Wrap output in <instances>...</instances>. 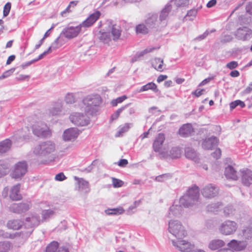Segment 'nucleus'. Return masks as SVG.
<instances>
[{
  "instance_id": "nucleus-28",
  "label": "nucleus",
  "mask_w": 252,
  "mask_h": 252,
  "mask_svg": "<svg viewBox=\"0 0 252 252\" xmlns=\"http://www.w3.org/2000/svg\"><path fill=\"white\" fill-rule=\"evenodd\" d=\"M119 128V131L116 134V137L121 136L124 133L127 131L130 128V124L128 123H126L123 126H120Z\"/></svg>"
},
{
  "instance_id": "nucleus-47",
  "label": "nucleus",
  "mask_w": 252,
  "mask_h": 252,
  "mask_svg": "<svg viewBox=\"0 0 252 252\" xmlns=\"http://www.w3.org/2000/svg\"><path fill=\"white\" fill-rule=\"evenodd\" d=\"M204 91V89H196L192 94L196 97H199L203 94Z\"/></svg>"
},
{
  "instance_id": "nucleus-12",
  "label": "nucleus",
  "mask_w": 252,
  "mask_h": 252,
  "mask_svg": "<svg viewBox=\"0 0 252 252\" xmlns=\"http://www.w3.org/2000/svg\"><path fill=\"white\" fill-rule=\"evenodd\" d=\"M101 13L98 10L95 11L90 14L88 17L84 21L81 25L82 27H90L92 26L100 17Z\"/></svg>"
},
{
  "instance_id": "nucleus-51",
  "label": "nucleus",
  "mask_w": 252,
  "mask_h": 252,
  "mask_svg": "<svg viewBox=\"0 0 252 252\" xmlns=\"http://www.w3.org/2000/svg\"><path fill=\"white\" fill-rule=\"evenodd\" d=\"M167 76L166 75H160L157 78V82L159 83L162 81L165 80L167 78Z\"/></svg>"
},
{
  "instance_id": "nucleus-29",
  "label": "nucleus",
  "mask_w": 252,
  "mask_h": 252,
  "mask_svg": "<svg viewBox=\"0 0 252 252\" xmlns=\"http://www.w3.org/2000/svg\"><path fill=\"white\" fill-rule=\"evenodd\" d=\"M59 244L57 242L53 241L49 244L46 249V252H56L59 249Z\"/></svg>"
},
{
  "instance_id": "nucleus-21",
  "label": "nucleus",
  "mask_w": 252,
  "mask_h": 252,
  "mask_svg": "<svg viewBox=\"0 0 252 252\" xmlns=\"http://www.w3.org/2000/svg\"><path fill=\"white\" fill-rule=\"evenodd\" d=\"M224 175L227 179L233 180H236L238 179V175L236 171L230 165H228L225 167Z\"/></svg>"
},
{
  "instance_id": "nucleus-33",
  "label": "nucleus",
  "mask_w": 252,
  "mask_h": 252,
  "mask_svg": "<svg viewBox=\"0 0 252 252\" xmlns=\"http://www.w3.org/2000/svg\"><path fill=\"white\" fill-rule=\"evenodd\" d=\"M10 247V243L7 242H0V252H7Z\"/></svg>"
},
{
  "instance_id": "nucleus-54",
  "label": "nucleus",
  "mask_w": 252,
  "mask_h": 252,
  "mask_svg": "<svg viewBox=\"0 0 252 252\" xmlns=\"http://www.w3.org/2000/svg\"><path fill=\"white\" fill-rule=\"evenodd\" d=\"M81 184L82 186H84V187H86L87 190L86 191V192H88L90 191V189L89 187V183L88 181H83Z\"/></svg>"
},
{
  "instance_id": "nucleus-41",
  "label": "nucleus",
  "mask_w": 252,
  "mask_h": 252,
  "mask_svg": "<svg viewBox=\"0 0 252 252\" xmlns=\"http://www.w3.org/2000/svg\"><path fill=\"white\" fill-rule=\"evenodd\" d=\"M66 179V177L63 172L58 173L55 176V179L56 181H63Z\"/></svg>"
},
{
  "instance_id": "nucleus-13",
  "label": "nucleus",
  "mask_w": 252,
  "mask_h": 252,
  "mask_svg": "<svg viewBox=\"0 0 252 252\" xmlns=\"http://www.w3.org/2000/svg\"><path fill=\"white\" fill-rule=\"evenodd\" d=\"M101 103V98L98 95L87 97L83 100V103L87 107H93L98 106Z\"/></svg>"
},
{
  "instance_id": "nucleus-42",
  "label": "nucleus",
  "mask_w": 252,
  "mask_h": 252,
  "mask_svg": "<svg viewBox=\"0 0 252 252\" xmlns=\"http://www.w3.org/2000/svg\"><path fill=\"white\" fill-rule=\"evenodd\" d=\"M186 156L190 158H192L195 157V154L194 151L191 150L187 149L185 152Z\"/></svg>"
},
{
  "instance_id": "nucleus-39",
  "label": "nucleus",
  "mask_w": 252,
  "mask_h": 252,
  "mask_svg": "<svg viewBox=\"0 0 252 252\" xmlns=\"http://www.w3.org/2000/svg\"><path fill=\"white\" fill-rule=\"evenodd\" d=\"M251 20L249 18L242 16L239 18V22L240 24H248L250 22Z\"/></svg>"
},
{
  "instance_id": "nucleus-34",
  "label": "nucleus",
  "mask_w": 252,
  "mask_h": 252,
  "mask_svg": "<svg viewBox=\"0 0 252 252\" xmlns=\"http://www.w3.org/2000/svg\"><path fill=\"white\" fill-rule=\"evenodd\" d=\"M137 33L146 34L148 32V28L143 24H139L136 27Z\"/></svg>"
},
{
  "instance_id": "nucleus-45",
  "label": "nucleus",
  "mask_w": 252,
  "mask_h": 252,
  "mask_svg": "<svg viewBox=\"0 0 252 252\" xmlns=\"http://www.w3.org/2000/svg\"><path fill=\"white\" fill-rule=\"evenodd\" d=\"M238 66V63L235 61H232L226 64L227 67L230 69H234Z\"/></svg>"
},
{
  "instance_id": "nucleus-49",
  "label": "nucleus",
  "mask_w": 252,
  "mask_h": 252,
  "mask_svg": "<svg viewBox=\"0 0 252 252\" xmlns=\"http://www.w3.org/2000/svg\"><path fill=\"white\" fill-rule=\"evenodd\" d=\"M128 164V161L126 159H121L118 165L121 167H124L126 166Z\"/></svg>"
},
{
  "instance_id": "nucleus-18",
  "label": "nucleus",
  "mask_w": 252,
  "mask_h": 252,
  "mask_svg": "<svg viewBox=\"0 0 252 252\" xmlns=\"http://www.w3.org/2000/svg\"><path fill=\"white\" fill-rule=\"evenodd\" d=\"M78 134L76 128H69L64 132L63 138L65 141L74 140L77 137Z\"/></svg>"
},
{
  "instance_id": "nucleus-24",
  "label": "nucleus",
  "mask_w": 252,
  "mask_h": 252,
  "mask_svg": "<svg viewBox=\"0 0 252 252\" xmlns=\"http://www.w3.org/2000/svg\"><path fill=\"white\" fill-rule=\"evenodd\" d=\"M149 90H151L155 93H157L159 91L158 86L155 83L153 82H149L141 87L140 90V92H142Z\"/></svg>"
},
{
  "instance_id": "nucleus-61",
  "label": "nucleus",
  "mask_w": 252,
  "mask_h": 252,
  "mask_svg": "<svg viewBox=\"0 0 252 252\" xmlns=\"http://www.w3.org/2000/svg\"><path fill=\"white\" fill-rule=\"evenodd\" d=\"M232 39V37L231 35L229 34H225L224 35L223 41L224 42H229L231 41Z\"/></svg>"
},
{
  "instance_id": "nucleus-3",
  "label": "nucleus",
  "mask_w": 252,
  "mask_h": 252,
  "mask_svg": "<svg viewBox=\"0 0 252 252\" xmlns=\"http://www.w3.org/2000/svg\"><path fill=\"white\" fill-rule=\"evenodd\" d=\"M199 195V189L194 186L189 189L187 195L183 196L180 199L181 205L188 207L195 203Z\"/></svg>"
},
{
  "instance_id": "nucleus-38",
  "label": "nucleus",
  "mask_w": 252,
  "mask_h": 252,
  "mask_svg": "<svg viewBox=\"0 0 252 252\" xmlns=\"http://www.w3.org/2000/svg\"><path fill=\"white\" fill-rule=\"evenodd\" d=\"M11 4L10 2H7L4 7H3V14L4 17L7 16L10 11L11 9Z\"/></svg>"
},
{
  "instance_id": "nucleus-16",
  "label": "nucleus",
  "mask_w": 252,
  "mask_h": 252,
  "mask_svg": "<svg viewBox=\"0 0 252 252\" xmlns=\"http://www.w3.org/2000/svg\"><path fill=\"white\" fill-rule=\"evenodd\" d=\"M219 140L215 137L206 138L202 143V147L205 150H212L219 144Z\"/></svg>"
},
{
  "instance_id": "nucleus-8",
  "label": "nucleus",
  "mask_w": 252,
  "mask_h": 252,
  "mask_svg": "<svg viewBox=\"0 0 252 252\" xmlns=\"http://www.w3.org/2000/svg\"><path fill=\"white\" fill-rule=\"evenodd\" d=\"M172 243L179 251L183 252H189L194 247L193 245L183 239L173 240Z\"/></svg>"
},
{
  "instance_id": "nucleus-32",
  "label": "nucleus",
  "mask_w": 252,
  "mask_h": 252,
  "mask_svg": "<svg viewBox=\"0 0 252 252\" xmlns=\"http://www.w3.org/2000/svg\"><path fill=\"white\" fill-rule=\"evenodd\" d=\"M220 247V242L219 240H212L209 245V247L212 250H216Z\"/></svg>"
},
{
  "instance_id": "nucleus-44",
  "label": "nucleus",
  "mask_w": 252,
  "mask_h": 252,
  "mask_svg": "<svg viewBox=\"0 0 252 252\" xmlns=\"http://www.w3.org/2000/svg\"><path fill=\"white\" fill-rule=\"evenodd\" d=\"M197 13V9H192L189 10L187 14V16L188 17H195Z\"/></svg>"
},
{
  "instance_id": "nucleus-48",
  "label": "nucleus",
  "mask_w": 252,
  "mask_h": 252,
  "mask_svg": "<svg viewBox=\"0 0 252 252\" xmlns=\"http://www.w3.org/2000/svg\"><path fill=\"white\" fill-rule=\"evenodd\" d=\"M214 77L213 76L209 77L208 78L203 80L199 85V86H204L207 83H208L210 81L214 79Z\"/></svg>"
},
{
  "instance_id": "nucleus-64",
  "label": "nucleus",
  "mask_w": 252,
  "mask_h": 252,
  "mask_svg": "<svg viewBox=\"0 0 252 252\" xmlns=\"http://www.w3.org/2000/svg\"><path fill=\"white\" fill-rule=\"evenodd\" d=\"M56 252H68V251L67 249L65 248H59L58 251Z\"/></svg>"
},
{
  "instance_id": "nucleus-59",
  "label": "nucleus",
  "mask_w": 252,
  "mask_h": 252,
  "mask_svg": "<svg viewBox=\"0 0 252 252\" xmlns=\"http://www.w3.org/2000/svg\"><path fill=\"white\" fill-rule=\"evenodd\" d=\"M15 59V56L14 55H11L10 56L7 61H6V64H9L11 63L12 62H13Z\"/></svg>"
},
{
  "instance_id": "nucleus-27",
  "label": "nucleus",
  "mask_w": 252,
  "mask_h": 252,
  "mask_svg": "<svg viewBox=\"0 0 252 252\" xmlns=\"http://www.w3.org/2000/svg\"><path fill=\"white\" fill-rule=\"evenodd\" d=\"M24 208L25 210H28L29 208V206L26 204H14L10 208L11 211L13 212H18Z\"/></svg>"
},
{
  "instance_id": "nucleus-26",
  "label": "nucleus",
  "mask_w": 252,
  "mask_h": 252,
  "mask_svg": "<svg viewBox=\"0 0 252 252\" xmlns=\"http://www.w3.org/2000/svg\"><path fill=\"white\" fill-rule=\"evenodd\" d=\"M153 67L157 70L161 72L163 70V61L160 58H155L152 62Z\"/></svg>"
},
{
  "instance_id": "nucleus-58",
  "label": "nucleus",
  "mask_w": 252,
  "mask_h": 252,
  "mask_svg": "<svg viewBox=\"0 0 252 252\" xmlns=\"http://www.w3.org/2000/svg\"><path fill=\"white\" fill-rule=\"evenodd\" d=\"M216 4V0H211L207 4V7L210 8Z\"/></svg>"
},
{
  "instance_id": "nucleus-40",
  "label": "nucleus",
  "mask_w": 252,
  "mask_h": 252,
  "mask_svg": "<svg viewBox=\"0 0 252 252\" xmlns=\"http://www.w3.org/2000/svg\"><path fill=\"white\" fill-rule=\"evenodd\" d=\"M65 100L67 103H73L74 102V98L73 95L71 94H67L65 96Z\"/></svg>"
},
{
  "instance_id": "nucleus-55",
  "label": "nucleus",
  "mask_w": 252,
  "mask_h": 252,
  "mask_svg": "<svg viewBox=\"0 0 252 252\" xmlns=\"http://www.w3.org/2000/svg\"><path fill=\"white\" fill-rule=\"evenodd\" d=\"M246 11L247 12L252 14V3H249L248 4H247L246 8Z\"/></svg>"
},
{
  "instance_id": "nucleus-2",
  "label": "nucleus",
  "mask_w": 252,
  "mask_h": 252,
  "mask_svg": "<svg viewBox=\"0 0 252 252\" xmlns=\"http://www.w3.org/2000/svg\"><path fill=\"white\" fill-rule=\"evenodd\" d=\"M121 32L120 26L116 24H110L109 26L108 31L102 32L99 38L103 43L109 44L112 41H117L119 40Z\"/></svg>"
},
{
  "instance_id": "nucleus-35",
  "label": "nucleus",
  "mask_w": 252,
  "mask_h": 252,
  "mask_svg": "<svg viewBox=\"0 0 252 252\" xmlns=\"http://www.w3.org/2000/svg\"><path fill=\"white\" fill-rule=\"evenodd\" d=\"M126 106L127 105L123 106L115 112L111 116V121L117 119L119 118L120 113L126 108Z\"/></svg>"
},
{
  "instance_id": "nucleus-31",
  "label": "nucleus",
  "mask_w": 252,
  "mask_h": 252,
  "mask_svg": "<svg viewBox=\"0 0 252 252\" xmlns=\"http://www.w3.org/2000/svg\"><path fill=\"white\" fill-rule=\"evenodd\" d=\"M126 99H127V96L125 95L121 96L120 97H117L116 99H113L111 101V105L115 107L117 106V105L119 103H121L123 102L124 100H125Z\"/></svg>"
},
{
  "instance_id": "nucleus-46",
  "label": "nucleus",
  "mask_w": 252,
  "mask_h": 252,
  "mask_svg": "<svg viewBox=\"0 0 252 252\" xmlns=\"http://www.w3.org/2000/svg\"><path fill=\"white\" fill-rule=\"evenodd\" d=\"M159 48H160L159 46H158L157 47H148V48H147L146 49H145V50H144L142 51V53L143 55V54H147L148 53H150V52H153L155 50L158 49Z\"/></svg>"
},
{
  "instance_id": "nucleus-63",
  "label": "nucleus",
  "mask_w": 252,
  "mask_h": 252,
  "mask_svg": "<svg viewBox=\"0 0 252 252\" xmlns=\"http://www.w3.org/2000/svg\"><path fill=\"white\" fill-rule=\"evenodd\" d=\"M252 91V87L249 86L246 88V89L243 91V94H248L250 93Z\"/></svg>"
},
{
  "instance_id": "nucleus-7",
  "label": "nucleus",
  "mask_w": 252,
  "mask_h": 252,
  "mask_svg": "<svg viewBox=\"0 0 252 252\" xmlns=\"http://www.w3.org/2000/svg\"><path fill=\"white\" fill-rule=\"evenodd\" d=\"M82 26L80 25L76 27H68L65 28L61 33V36L58 38L60 40L63 37L68 39L76 37L81 31Z\"/></svg>"
},
{
  "instance_id": "nucleus-62",
  "label": "nucleus",
  "mask_w": 252,
  "mask_h": 252,
  "mask_svg": "<svg viewBox=\"0 0 252 252\" xmlns=\"http://www.w3.org/2000/svg\"><path fill=\"white\" fill-rule=\"evenodd\" d=\"M238 100L232 102L230 104V107L231 109H234L236 106H238Z\"/></svg>"
},
{
  "instance_id": "nucleus-15",
  "label": "nucleus",
  "mask_w": 252,
  "mask_h": 252,
  "mask_svg": "<svg viewBox=\"0 0 252 252\" xmlns=\"http://www.w3.org/2000/svg\"><path fill=\"white\" fill-rule=\"evenodd\" d=\"M219 188L211 185L206 187L202 191L203 195L206 198H211L218 194Z\"/></svg>"
},
{
  "instance_id": "nucleus-14",
  "label": "nucleus",
  "mask_w": 252,
  "mask_h": 252,
  "mask_svg": "<svg viewBox=\"0 0 252 252\" xmlns=\"http://www.w3.org/2000/svg\"><path fill=\"white\" fill-rule=\"evenodd\" d=\"M71 122L78 126H83L87 124L88 121L83 115L78 113H73L69 117Z\"/></svg>"
},
{
  "instance_id": "nucleus-10",
  "label": "nucleus",
  "mask_w": 252,
  "mask_h": 252,
  "mask_svg": "<svg viewBox=\"0 0 252 252\" xmlns=\"http://www.w3.org/2000/svg\"><path fill=\"white\" fill-rule=\"evenodd\" d=\"M237 223L233 221L227 220L221 224V234L227 235L234 233L237 229Z\"/></svg>"
},
{
  "instance_id": "nucleus-53",
  "label": "nucleus",
  "mask_w": 252,
  "mask_h": 252,
  "mask_svg": "<svg viewBox=\"0 0 252 252\" xmlns=\"http://www.w3.org/2000/svg\"><path fill=\"white\" fill-rule=\"evenodd\" d=\"M168 16V13L166 10H162L160 15V19L161 21L164 20Z\"/></svg>"
},
{
  "instance_id": "nucleus-36",
  "label": "nucleus",
  "mask_w": 252,
  "mask_h": 252,
  "mask_svg": "<svg viewBox=\"0 0 252 252\" xmlns=\"http://www.w3.org/2000/svg\"><path fill=\"white\" fill-rule=\"evenodd\" d=\"M112 182L114 188H120L124 185L123 181L114 177L112 178Z\"/></svg>"
},
{
  "instance_id": "nucleus-22",
  "label": "nucleus",
  "mask_w": 252,
  "mask_h": 252,
  "mask_svg": "<svg viewBox=\"0 0 252 252\" xmlns=\"http://www.w3.org/2000/svg\"><path fill=\"white\" fill-rule=\"evenodd\" d=\"M193 131L192 126L190 124H187L183 125L179 129V134L185 137L189 136Z\"/></svg>"
},
{
  "instance_id": "nucleus-25",
  "label": "nucleus",
  "mask_w": 252,
  "mask_h": 252,
  "mask_svg": "<svg viewBox=\"0 0 252 252\" xmlns=\"http://www.w3.org/2000/svg\"><path fill=\"white\" fill-rule=\"evenodd\" d=\"M12 145L10 140L6 139L0 142V153H4L10 150Z\"/></svg>"
},
{
  "instance_id": "nucleus-52",
  "label": "nucleus",
  "mask_w": 252,
  "mask_h": 252,
  "mask_svg": "<svg viewBox=\"0 0 252 252\" xmlns=\"http://www.w3.org/2000/svg\"><path fill=\"white\" fill-rule=\"evenodd\" d=\"M173 152H175L176 153V155H174L173 154H172V158H179L181 156V152H180V150H179V149H176L175 150H173Z\"/></svg>"
},
{
  "instance_id": "nucleus-43",
  "label": "nucleus",
  "mask_w": 252,
  "mask_h": 252,
  "mask_svg": "<svg viewBox=\"0 0 252 252\" xmlns=\"http://www.w3.org/2000/svg\"><path fill=\"white\" fill-rule=\"evenodd\" d=\"M243 236L246 239L252 237V230L251 229H247L243 232Z\"/></svg>"
},
{
  "instance_id": "nucleus-17",
  "label": "nucleus",
  "mask_w": 252,
  "mask_h": 252,
  "mask_svg": "<svg viewBox=\"0 0 252 252\" xmlns=\"http://www.w3.org/2000/svg\"><path fill=\"white\" fill-rule=\"evenodd\" d=\"M230 249L236 251L243 250L246 247L247 244L245 241H238L232 240L228 244Z\"/></svg>"
},
{
  "instance_id": "nucleus-20",
  "label": "nucleus",
  "mask_w": 252,
  "mask_h": 252,
  "mask_svg": "<svg viewBox=\"0 0 252 252\" xmlns=\"http://www.w3.org/2000/svg\"><path fill=\"white\" fill-rule=\"evenodd\" d=\"M242 181L246 186H249L252 184V172L246 169L241 171Z\"/></svg>"
},
{
  "instance_id": "nucleus-1",
  "label": "nucleus",
  "mask_w": 252,
  "mask_h": 252,
  "mask_svg": "<svg viewBox=\"0 0 252 252\" xmlns=\"http://www.w3.org/2000/svg\"><path fill=\"white\" fill-rule=\"evenodd\" d=\"M33 153L43 160H51L54 158L55 145L50 141L42 142L35 147Z\"/></svg>"
},
{
  "instance_id": "nucleus-37",
  "label": "nucleus",
  "mask_w": 252,
  "mask_h": 252,
  "mask_svg": "<svg viewBox=\"0 0 252 252\" xmlns=\"http://www.w3.org/2000/svg\"><path fill=\"white\" fill-rule=\"evenodd\" d=\"M15 68H11L10 69L6 70V71L3 73L1 76H0V79H2L8 77L9 76L13 74V73L15 71Z\"/></svg>"
},
{
  "instance_id": "nucleus-23",
  "label": "nucleus",
  "mask_w": 252,
  "mask_h": 252,
  "mask_svg": "<svg viewBox=\"0 0 252 252\" xmlns=\"http://www.w3.org/2000/svg\"><path fill=\"white\" fill-rule=\"evenodd\" d=\"M23 225V222L19 220H9L7 224L8 228L13 230L19 229Z\"/></svg>"
},
{
  "instance_id": "nucleus-4",
  "label": "nucleus",
  "mask_w": 252,
  "mask_h": 252,
  "mask_svg": "<svg viewBox=\"0 0 252 252\" xmlns=\"http://www.w3.org/2000/svg\"><path fill=\"white\" fill-rule=\"evenodd\" d=\"M21 186L17 184L11 188H4L1 192L3 198H9L12 201H20L22 199V195L20 193Z\"/></svg>"
},
{
  "instance_id": "nucleus-19",
  "label": "nucleus",
  "mask_w": 252,
  "mask_h": 252,
  "mask_svg": "<svg viewBox=\"0 0 252 252\" xmlns=\"http://www.w3.org/2000/svg\"><path fill=\"white\" fill-rule=\"evenodd\" d=\"M164 140V134L162 133H159L153 143V149L155 152H159L160 150Z\"/></svg>"
},
{
  "instance_id": "nucleus-50",
  "label": "nucleus",
  "mask_w": 252,
  "mask_h": 252,
  "mask_svg": "<svg viewBox=\"0 0 252 252\" xmlns=\"http://www.w3.org/2000/svg\"><path fill=\"white\" fill-rule=\"evenodd\" d=\"M29 76L28 75H25L23 74H18L16 77V79L17 80L21 81L26 80L27 79H29Z\"/></svg>"
},
{
  "instance_id": "nucleus-30",
  "label": "nucleus",
  "mask_w": 252,
  "mask_h": 252,
  "mask_svg": "<svg viewBox=\"0 0 252 252\" xmlns=\"http://www.w3.org/2000/svg\"><path fill=\"white\" fill-rule=\"evenodd\" d=\"M124 211V209L120 207L117 208L108 209L106 210L105 212L108 215H120L123 214Z\"/></svg>"
},
{
  "instance_id": "nucleus-56",
  "label": "nucleus",
  "mask_w": 252,
  "mask_h": 252,
  "mask_svg": "<svg viewBox=\"0 0 252 252\" xmlns=\"http://www.w3.org/2000/svg\"><path fill=\"white\" fill-rule=\"evenodd\" d=\"M70 5H68L66 9L61 13V16H64V14L66 13H69L71 12V10L70 9Z\"/></svg>"
},
{
  "instance_id": "nucleus-6",
  "label": "nucleus",
  "mask_w": 252,
  "mask_h": 252,
  "mask_svg": "<svg viewBox=\"0 0 252 252\" xmlns=\"http://www.w3.org/2000/svg\"><path fill=\"white\" fill-rule=\"evenodd\" d=\"M168 229L169 232L175 237L176 239H183L187 235L183 226L176 221H171L169 222Z\"/></svg>"
},
{
  "instance_id": "nucleus-60",
  "label": "nucleus",
  "mask_w": 252,
  "mask_h": 252,
  "mask_svg": "<svg viewBox=\"0 0 252 252\" xmlns=\"http://www.w3.org/2000/svg\"><path fill=\"white\" fill-rule=\"evenodd\" d=\"M230 75L231 77H238L240 75V73L238 71L236 70H233L230 73Z\"/></svg>"
},
{
  "instance_id": "nucleus-57",
  "label": "nucleus",
  "mask_w": 252,
  "mask_h": 252,
  "mask_svg": "<svg viewBox=\"0 0 252 252\" xmlns=\"http://www.w3.org/2000/svg\"><path fill=\"white\" fill-rule=\"evenodd\" d=\"M180 206H178L177 205H172L170 209L169 215H173L175 214V211L177 209V207H180Z\"/></svg>"
},
{
  "instance_id": "nucleus-9",
  "label": "nucleus",
  "mask_w": 252,
  "mask_h": 252,
  "mask_svg": "<svg viewBox=\"0 0 252 252\" xmlns=\"http://www.w3.org/2000/svg\"><path fill=\"white\" fill-rule=\"evenodd\" d=\"M27 171V164L24 162H19L16 164L12 173V177L18 179L22 177Z\"/></svg>"
},
{
  "instance_id": "nucleus-11",
  "label": "nucleus",
  "mask_w": 252,
  "mask_h": 252,
  "mask_svg": "<svg viewBox=\"0 0 252 252\" xmlns=\"http://www.w3.org/2000/svg\"><path fill=\"white\" fill-rule=\"evenodd\" d=\"M235 37L239 40H248L252 37V31L250 29L244 27L239 28L235 33Z\"/></svg>"
},
{
  "instance_id": "nucleus-5",
  "label": "nucleus",
  "mask_w": 252,
  "mask_h": 252,
  "mask_svg": "<svg viewBox=\"0 0 252 252\" xmlns=\"http://www.w3.org/2000/svg\"><path fill=\"white\" fill-rule=\"evenodd\" d=\"M32 130L33 134L38 137L47 138L52 135V132L48 126L40 122H36L32 125Z\"/></svg>"
}]
</instances>
